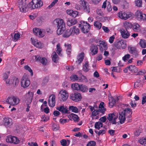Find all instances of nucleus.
Masks as SVG:
<instances>
[{
    "label": "nucleus",
    "mask_w": 146,
    "mask_h": 146,
    "mask_svg": "<svg viewBox=\"0 0 146 146\" xmlns=\"http://www.w3.org/2000/svg\"><path fill=\"white\" fill-rule=\"evenodd\" d=\"M54 24L57 26L58 28L57 30V33L58 35L62 34L63 37L67 38L69 37L71 35H73L71 31L72 29H70L65 30V24L64 23L63 19H56L53 21Z\"/></svg>",
    "instance_id": "1"
},
{
    "label": "nucleus",
    "mask_w": 146,
    "mask_h": 146,
    "mask_svg": "<svg viewBox=\"0 0 146 146\" xmlns=\"http://www.w3.org/2000/svg\"><path fill=\"white\" fill-rule=\"evenodd\" d=\"M79 27L81 28L82 31L84 33H88L90 29V25L85 21L81 22Z\"/></svg>",
    "instance_id": "2"
},
{
    "label": "nucleus",
    "mask_w": 146,
    "mask_h": 146,
    "mask_svg": "<svg viewBox=\"0 0 146 146\" xmlns=\"http://www.w3.org/2000/svg\"><path fill=\"white\" fill-rule=\"evenodd\" d=\"M80 5L82 6V9L85 12L89 13L90 12V9L89 4L85 0H80L79 1Z\"/></svg>",
    "instance_id": "3"
},
{
    "label": "nucleus",
    "mask_w": 146,
    "mask_h": 146,
    "mask_svg": "<svg viewBox=\"0 0 146 146\" xmlns=\"http://www.w3.org/2000/svg\"><path fill=\"white\" fill-rule=\"evenodd\" d=\"M26 0H19V7L20 11L22 12H25L28 11L26 5Z\"/></svg>",
    "instance_id": "4"
},
{
    "label": "nucleus",
    "mask_w": 146,
    "mask_h": 146,
    "mask_svg": "<svg viewBox=\"0 0 146 146\" xmlns=\"http://www.w3.org/2000/svg\"><path fill=\"white\" fill-rule=\"evenodd\" d=\"M19 100L17 98L13 96L9 97L6 100V102L11 105H15L19 102Z\"/></svg>",
    "instance_id": "5"
},
{
    "label": "nucleus",
    "mask_w": 146,
    "mask_h": 146,
    "mask_svg": "<svg viewBox=\"0 0 146 146\" xmlns=\"http://www.w3.org/2000/svg\"><path fill=\"white\" fill-rule=\"evenodd\" d=\"M135 17L136 18L140 21H146V14L143 13L139 11H137L135 13Z\"/></svg>",
    "instance_id": "6"
},
{
    "label": "nucleus",
    "mask_w": 146,
    "mask_h": 146,
    "mask_svg": "<svg viewBox=\"0 0 146 146\" xmlns=\"http://www.w3.org/2000/svg\"><path fill=\"white\" fill-rule=\"evenodd\" d=\"M114 45L117 48L119 49H124L126 47L125 42L122 40L115 42Z\"/></svg>",
    "instance_id": "7"
},
{
    "label": "nucleus",
    "mask_w": 146,
    "mask_h": 146,
    "mask_svg": "<svg viewBox=\"0 0 146 146\" xmlns=\"http://www.w3.org/2000/svg\"><path fill=\"white\" fill-rule=\"evenodd\" d=\"M58 98L60 99V101H66L67 99L68 94V93L65 90L63 91H60L58 95Z\"/></svg>",
    "instance_id": "8"
},
{
    "label": "nucleus",
    "mask_w": 146,
    "mask_h": 146,
    "mask_svg": "<svg viewBox=\"0 0 146 146\" xmlns=\"http://www.w3.org/2000/svg\"><path fill=\"white\" fill-rule=\"evenodd\" d=\"M30 84V81L27 78L26 75H24L23 76L21 82V86L24 88L28 87Z\"/></svg>",
    "instance_id": "9"
},
{
    "label": "nucleus",
    "mask_w": 146,
    "mask_h": 146,
    "mask_svg": "<svg viewBox=\"0 0 146 146\" xmlns=\"http://www.w3.org/2000/svg\"><path fill=\"white\" fill-rule=\"evenodd\" d=\"M6 140L7 142L12 143L15 144H18L19 142V140L16 137L11 135L7 136Z\"/></svg>",
    "instance_id": "10"
},
{
    "label": "nucleus",
    "mask_w": 146,
    "mask_h": 146,
    "mask_svg": "<svg viewBox=\"0 0 146 146\" xmlns=\"http://www.w3.org/2000/svg\"><path fill=\"white\" fill-rule=\"evenodd\" d=\"M70 98L72 100L77 102L80 100L82 99V96L80 94L75 93L72 94L70 96Z\"/></svg>",
    "instance_id": "11"
},
{
    "label": "nucleus",
    "mask_w": 146,
    "mask_h": 146,
    "mask_svg": "<svg viewBox=\"0 0 146 146\" xmlns=\"http://www.w3.org/2000/svg\"><path fill=\"white\" fill-rule=\"evenodd\" d=\"M118 16L121 19L126 20L131 17V14H127L124 11H121L118 13Z\"/></svg>",
    "instance_id": "12"
},
{
    "label": "nucleus",
    "mask_w": 146,
    "mask_h": 146,
    "mask_svg": "<svg viewBox=\"0 0 146 146\" xmlns=\"http://www.w3.org/2000/svg\"><path fill=\"white\" fill-rule=\"evenodd\" d=\"M55 96L54 95H51L49 98L48 104L51 107L54 106L55 104Z\"/></svg>",
    "instance_id": "13"
},
{
    "label": "nucleus",
    "mask_w": 146,
    "mask_h": 146,
    "mask_svg": "<svg viewBox=\"0 0 146 146\" xmlns=\"http://www.w3.org/2000/svg\"><path fill=\"white\" fill-rule=\"evenodd\" d=\"M33 93L32 92H29L26 94L25 98L26 101H27L26 103H31L33 96Z\"/></svg>",
    "instance_id": "14"
},
{
    "label": "nucleus",
    "mask_w": 146,
    "mask_h": 146,
    "mask_svg": "<svg viewBox=\"0 0 146 146\" xmlns=\"http://www.w3.org/2000/svg\"><path fill=\"white\" fill-rule=\"evenodd\" d=\"M119 119L120 120V124H122L124 123L125 120V113L124 112L121 111L119 112Z\"/></svg>",
    "instance_id": "15"
},
{
    "label": "nucleus",
    "mask_w": 146,
    "mask_h": 146,
    "mask_svg": "<svg viewBox=\"0 0 146 146\" xmlns=\"http://www.w3.org/2000/svg\"><path fill=\"white\" fill-rule=\"evenodd\" d=\"M12 121L11 119L5 117L3 120V123L6 127H9L12 124Z\"/></svg>",
    "instance_id": "16"
},
{
    "label": "nucleus",
    "mask_w": 146,
    "mask_h": 146,
    "mask_svg": "<svg viewBox=\"0 0 146 146\" xmlns=\"http://www.w3.org/2000/svg\"><path fill=\"white\" fill-rule=\"evenodd\" d=\"M121 33L122 37L124 38H127L130 36L129 33L127 30L122 29L121 31Z\"/></svg>",
    "instance_id": "17"
},
{
    "label": "nucleus",
    "mask_w": 146,
    "mask_h": 146,
    "mask_svg": "<svg viewBox=\"0 0 146 146\" xmlns=\"http://www.w3.org/2000/svg\"><path fill=\"white\" fill-rule=\"evenodd\" d=\"M33 2L34 3L35 8H40L43 5V2L41 0H33Z\"/></svg>",
    "instance_id": "18"
},
{
    "label": "nucleus",
    "mask_w": 146,
    "mask_h": 146,
    "mask_svg": "<svg viewBox=\"0 0 146 146\" xmlns=\"http://www.w3.org/2000/svg\"><path fill=\"white\" fill-rule=\"evenodd\" d=\"M90 50L91 51V53L92 55L97 54L98 52V48L96 45H92Z\"/></svg>",
    "instance_id": "19"
},
{
    "label": "nucleus",
    "mask_w": 146,
    "mask_h": 146,
    "mask_svg": "<svg viewBox=\"0 0 146 146\" xmlns=\"http://www.w3.org/2000/svg\"><path fill=\"white\" fill-rule=\"evenodd\" d=\"M129 51L131 54H133V57H136L138 55L137 51L135 47H130L129 48Z\"/></svg>",
    "instance_id": "20"
},
{
    "label": "nucleus",
    "mask_w": 146,
    "mask_h": 146,
    "mask_svg": "<svg viewBox=\"0 0 146 146\" xmlns=\"http://www.w3.org/2000/svg\"><path fill=\"white\" fill-rule=\"evenodd\" d=\"M97 46H100V49L101 52L106 50L108 48L107 44L104 42H102L100 43V45H97Z\"/></svg>",
    "instance_id": "21"
},
{
    "label": "nucleus",
    "mask_w": 146,
    "mask_h": 146,
    "mask_svg": "<svg viewBox=\"0 0 146 146\" xmlns=\"http://www.w3.org/2000/svg\"><path fill=\"white\" fill-rule=\"evenodd\" d=\"M140 26L139 24L135 23L133 24V26L132 28L134 31L138 32L140 31Z\"/></svg>",
    "instance_id": "22"
},
{
    "label": "nucleus",
    "mask_w": 146,
    "mask_h": 146,
    "mask_svg": "<svg viewBox=\"0 0 146 146\" xmlns=\"http://www.w3.org/2000/svg\"><path fill=\"white\" fill-rule=\"evenodd\" d=\"M77 21L76 19H72L68 20L67 22V25L69 27L71 26L76 24Z\"/></svg>",
    "instance_id": "23"
},
{
    "label": "nucleus",
    "mask_w": 146,
    "mask_h": 146,
    "mask_svg": "<svg viewBox=\"0 0 146 146\" xmlns=\"http://www.w3.org/2000/svg\"><path fill=\"white\" fill-rule=\"evenodd\" d=\"M84 53L83 52H82L78 56L77 60L76 61V63H78V64H80V63L84 59Z\"/></svg>",
    "instance_id": "24"
},
{
    "label": "nucleus",
    "mask_w": 146,
    "mask_h": 146,
    "mask_svg": "<svg viewBox=\"0 0 146 146\" xmlns=\"http://www.w3.org/2000/svg\"><path fill=\"white\" fill-rule=\"evenodd\" d=\"M56 109L62 113H68V110L66 108H65L64 106H62L60 107H57Z\"/></svg>",
    "instance_id": "25"
},
{
    "label": "nucleus",
    "mask_w": 146,
    "mask_h": 146,
    "mask_svg": "<svg viewBox=\"0 0 146 146\" xmlns=\"http://www.w3.org/2000/svg\"><path fill=\"white\" fill-rule=\"evenodd\" d=\"M123 25L126 30L131 29L133 26V24L129 22L126 21L123 23Z\"/></svg>",
    "instance_id": "26"
},
{
    "label": "nucleus",
    "mask_w": 146,
    "mask_h": 146,
    "mask_svg": "<svg viewBox=\"0 0 146 146\" xmlns=\"http://www.w3.org/2000/svg\"><path fill=\"white\" fill-rule=\"evenodd\" d=\"M89 67L88 62V61H86L85 64L83 65L82 69L85 72H86L90 70V69L89 68Z\"/></svg>",
    "instance_id": "27"
},
{
    "label": "nucleus",
    "mask_w": 146,
    "mask_h": 146,
    "mask_svg": "<svg viewBox=\"0 0 146 146\" xmlns=\"http://www.w3.org/2000/svg\"><path fill=\"white\" fill-rule=\"evenodd\" d=\"M52 61L56 63L58 62V56L56 54V52L54 51L52 53Z\"/></svg>",
    "instance_id": "28"
},
{
    "label": "nucleus",
    "mask_w": 146,
    "mask_h": 146,
    "mask_svg": "<svg viewBox=\"0 0 146 146\" xmlns=\"http://www.w3.org/2000/svg\"><path fill=\"white\" fill-rule=\"evenodd\" d=\"M88 90V88L87 86L85 85L80 84L79 91L83 92H86Z\"/></svg>",
    "instance_id": "29"
},
{
    "label": "nucleus",
    "mask_w": 146,
    "mask_h": 146,
    "mask_svg": "<svg viewBox=\"0 0 146 146\" xmlns=\"http://www.w3.org/2000/svg\"><path fill=\"white\" fill-rule=\"evenodd\" d=\"M139 44L142 48H146V40L144 39H141L139 42Z\"/></svg>",
    "instance_id": "30"
},
{
    "label": "nucleus",
    "mask_w": 146,
    "mask_h": 146,
    "mask_svg": "<svg viewBox=\"0 0 146 146\" xmlns=\"http://www.w3.org/2000/svg\"><path fill=\"white\" fill-rule=\"evenodd\" d=\"M109 100L110 101V102L109 103V106L112 108L115 104L116 100L113 98L111 97L109 98Z\"/></svg>",
    "instance_id": "31"
},
{
    "label": "nucleus",
    "mask_w": 146,
    "mask_h": 146,
    "mask_svg": "<svg viewBox=\"0 0 146 146\" xmlns=\"http://www.w3.org/2000/svg\"><path fill=\"white\" fill-rule=\"evenodd\" d=\"M128 69L133 72H138L137 68L135 66L131 65L127 67Z\"/></svg>",
    "instance_id": "32"
},
{
    "label": "nucleus",
    "mask_w": 146,
    "mask_h": 146,
    "mask_svg": "<svg viewBox=\"0 0 146 146\" xmlns=\"http://www.w3.org/2000/svg\"><path fill=\"white\" fill-rule=\"evenodd\" d=\"M72 29L71 31L73 33V35L75 33L76 35H78L79 33L80 30L78 28H76V26H73Z\"/></svg>",
    "instance_id": "33"
},
{
    "label": "nucleus",
    "mask_w": 146,
    "mask_h": 146,
    "mask_svg": "<svg viewBox=\"0 0 146 146\" xmlns=\"http://www.w3.org/2000/svg\"><path fill=\"white\" fill-rule=\"evenodd\" d=\"M103 124L100 121H98L96 122L94 125V127L95 128L97 129L98 130H99L100 127H103Z\"/></svg>",
    "instance_id": "34"
},
{
    "label": "nucleus",
    "mask_w": 146,
    "mask_h": 146,
    "mask_svg": "<svg viewBox=\"0 0 146 146\" xmlns=\"http://www.w3.org/2000/svg\"><path fill=\"white\" fill-rule=\"evenodd\" d=\"M80 85L76 83L71 85V87L74 90H79L80 89Z\"/></svg>",
    "instance_id": "35"
},
{
    "label": "nucleus",
    "mask_w": 146,
    "mask_h": 146,
    "mask_svg": "<svg viewBox=\"0 0 146 146\" xmlns=\"http://www.w3.org/2000/svg\"><path fill=\"white\" fill-rule=\"evenodd\" d=\"M69 109L70 110L72 111V112L75 113H77L78 112V110L77 108L73 106H69Z\"/></svg>",
    "instance_id": "36"
},
{
    "label": "nucleus",
    "mask_w": 146,
    "mask_h": 146,
    "mask_svg": "<svg viewBox=\"0 0 146 146\" xmlns=\"http://www.w3.org/2000/svg\"><path fill=\"white\" fill-rule=\"evenodd\" d=\"M19 80L16 77H14L13 78V84L14 87H16L17 86L19 83Z\"/></svg>",
    "instance_id": "37"
},
{
    "label": "nucleus",
    "mask_w": 146,
    "mask_h": 146,
    "mask_svg": "<svg viewBox=\"0 0 146 146\" xmlns=\"http://www.w3.org/2000/svg\"><path fill=\"white\" fill-rule=\"evenodd\" d=\"M94 26L98 29H100L102 27V24L100 22L97 21H95L94 23Z\"/></svg>",
    "instance_id": "38"
},
{
    "label": "nucleus",
    "mask_w": 146,
    "mask_h": 146,
    "mask_svg": "<svg viewBox=\"0 0 146 146\" xmlns=\"http://www.w3.org/2000/svg\"><path fill=\"white\" fill-rule=\"evenodd\" d=\"M27 8H29L30 9H35V8L34 4V2H33V0H32V1L29 3L28 5H27Z\"/></svg>",
    "instance_id": "39"
},
{
    "label": "nucleus",
    "mask_w": 146,
    "mask_h": 146,
    "mask_svg": "<svg viewBox=\"0 0 146 146\" xmlns=\"http://www.w3.org/2000/svg\"><path fill=\"white\" fill-rule=\"evenodd\" d=\"M71 115L74 121L78 122L79 120V117L76 114L72 113Z\"/></svg>",
    "instance_id": "40"
},
{
    "label": "nucleus",
    "mask_w": 146,
    "mask_h": 146,
    "mask_svg": "<svg viewBox=\"0 0 146 146\" xmlns=\"http://www.w3.org/2000/svg\"><path fill=\"white\" fill-rule=\"evenodd\" d=\"M115 116V113H112L109 114L108 115L107 119L109 121H111L112 123V120H113V117Z\"/></svg>",
    "instance_id": "41"
},
{
    "label": "nucleus",
    "mask_w": 146,
    "mask_h": 146,
    "mask_svg": "<svg viewBox=\"0 0 146 146\" xmlns=\"http://www.w3.org/2000/svg\"><path fill=\"white\" fill-rule=\"evenodd\" d=\"M10 73V72L9 71L4 73L3 74V80H4L5 81H6V80L8 78L9 74Z\"/></svg>",
    "instance_id": "42"
},
{
    "label": "nucleus",
    "mask_w": 146,
    "mask_h": 146,
    "mask_svg": "<svg viewBox=\"0 0 146 146\" xmlns=\"http://www.w3.org/2000/svg\"><path fill=\"white\" fill-rule=\"evenodd\" d=\"M142 0H137L135 1L136 5L139 7H142Z\"/></svg>",
    "instance_id": "43"
},
{
    "label": "nucleus",
    "mask_w": 146,
    "mask_h": 146,
    "mask_svg": "<svg viewBox=\"0 0 146 146\" xmlns=\"http://www.w3.org/2000/svg\"><path fill=\"white\" fill-rule=\"evenodd\" d=\"M20 35L19 33H15L14 37H13V40L14 41H16L18 40L20 37Z\"/></svg>",
    "instance_id": "44"
},
{
    "label": "nucleus",
    "mask_w": 146,
    "mask_h": 146,
    "mask_svg": "<svg viewBox=\"0 0 146 146\" xmlns=\"http://www.w3.org/2000/svg\"><path fill=\"white\" fill-rule=\"evenodd\" d=\"M24 68L26 70H28L31 73V76H32L33 75V72L32 70L28 66L26 65L25 66Z\"/></svg>",
    "instance_id": "45"
},
{
    "label": "nucleus",
    "mask_w": 146,
    "mask_h": 146,
    "mask_svg": "<svg viewBox=\"0 0 146 146\" xmlns=\"http://www.w3.org/2000/svg\"><path fill=\"white\" fill-rule=\"evenodd\" d=\"M141 82V80L139 79H138L137 80L136 82L134 84V87L135 88H137L139 87L140 84Z\"/></svg>",
    "instance_id": "46"
},
{
    "label": "nucleus",
    "mask_w": 146,
    "mask_h": 146,
    "mask_svg": "<svg viewBox=\"0 0 146 146\" xmlns=\"http://www.w3.org/2000/svg\"><path fill=\"white\" fill-rule=\"evenodd\" d=\"M47 60L44 57L42 58L40 61V62L42 63V64L43 65H45L47 64Z\"/></svg>",
    "instance_id": "47"
},
{
    "label": "nucleus",
    "mask_w": 146,
    "mask_h": 146,
    "mask_svg": "<svg viewBox=\"0 0 146 146\" xmlns=\"http://www.w3.org/2000/svg\"><path fill=\"white\" fill-rule=\"evenodd\" d=\"M57 50L56 52L57 53L59 54V55H60L61 54L60 52L61 51L62 49L60 47V46L59 44H58L57 45Z\"/></svg>",
    "instance_id": "48"
},
{
    "label": "nucleus",
    "mask_w": 146,
    "mask_h": 146,
    "mask_svg": "<svg viewBox=\"0 0 146 146\" xmlns=\"http://www.w3.org/2000/svg\"><path fill=\"white\" fill-rule=\"evenodd\" d=\"M98 113H99V112L101 113H102V114L100 115V116H101L103 114H104L105 113V111H106L105 108H99L97 110Z\"/></svg>",
    "instance_id": "49"
},
{
    "label": "nucleus",
    "mask_w": 146,
    "mask_h": 146,
    "mask_svg": "<svg viewBox=\"0 0 146 146\" xmlns=\"http://www.w3.org/2000/svg\"><path fill=\"white\" fill-rule=\"evenodd\" d=\"M82 79H79V81L80 82L85 81L86 82H87L88 81V79L86 77L82 75Z\"/></svg>",
    "instance_id": "50"
},
{
    "label": "nucleus",
    "mask_w": 146,
    "mask_h": 146,
    "mask_svg": "<svg viewBox=\"0 0 146 146\" xmlns=\"http://www.w3.org/2000/svg\"><path fill=\"white\" fill-rule=\"evenodd\" d=\"M96 143L94 141H91L87 144L86 146H95Z\"/></svg>",
    "instance_id": "51"
},
{
    "label": "nucleus",
    "mask_w": 146,
    "mask_h": 146,
    "mask_svg": "<svg viewBox=\"0 0 146 146\" xmlns=\"http://www.w3.org/2000/svg\"><path fill=\"white\" fill-rule=\"evenodd\" d=\"M40 29L38 28H34L33 29V33L35 34V35L38 36L39 31Z\"/></svg>",
    "instance_id": "52"
},
{
    "label": "nucleus",
    "mask_w": 146,
    "mask_h": 146,
    "mask_svg": "<svg viewBox=\"0 0 146 146\" xmlns=\"http://www.w3.org/2000/svg\"><path fill=\"white\" fill-rule=\"evenodd\" d=\"M58 0H54L52 3L48 6V9L52 8L57 2Z\"/></svg>",
    "instance_id": "53"
},
{
    "label": "nucleus",
    "mask_w": 146,
    "mask_h": 146,
    "mask_svg": "<svg viewBox=\"0 0 146 146\" xmlns=\"http://www.w3.org/2000/svg\"><path fill=\"white\" fill-rule=\"evenodd\" d=\"M60 143L63 146H66L67 145V142L65 139H62L60 141Z\"/></svg>",
    "instance_id": "54"
},
{
    "label": "nucleus",
    "mask_w": 146,
    "mask_h": 146,
    "mask_svg": "<svg viewBox=\"0 0 146 146\" xmlns=\"http://www.w3.org/2000/svg\"><path fill=\"white\" fill-rule=\"evenodd\" d=\"M130 55L129 54H127L125 55L123 57V60L124 61H125L126 60H127V59H129L130 58Z\"/></svg>",
    "instance_id": "55"
},
{
    "label": "nucleus",
    "mask_w": 146,
    "mask_h": 146,
    "mask_svg": "<svg viewBox=\"0 0 146 146\" xmlns=\"http://www.w3.org/2000/svg\"><path fill=\"white\" fill-rule=\"evenodd\" d=\"M78 12L77 11H72V13L71 15V16L75 18L78 15Z\"/></svg>",
    "instance_id": "56"
},
{
    "label": "nucleus",
    "mask_w": 146,
    "mask_h": 146,
    "mask_svg": "<svg viewBox=\"0 0 146 146\" xmlns=\"http://www.w3.org/2000/svg\"><path fill=\"white\" fill-rule=\"evenodd\" d=\"M37 36H38L39 37H42L44 36V34L42 32L41 29H40L39 31Z\"/></svg>",
    "instance_id": "57"
},
{
    "label": "nucleus",
    "mask_w": 146,
    "mask_h": 146,
    "mask_svg": "<svg viewBox=\"0 0 146 146\" xmlns=\"http://www.w3.org/2000/svg\"><path fill=\"white\" fill-rule=\"evenodd\" d=\"M35 46L36 47L39 48H42L41 43L40 42H36Z\"/></svg>",
    "instance_id": "58"
},
{
    "label": "nucleus",
    "mask_w": 146,
    "mask_h": 146,
    "mask_svg": "<svg viewBox=\"0 0 146 146\" xmlns=\"http://www.w3.org/2000/svg\"><path fill=\"white\" fill-rule=\"evenodd\" d=\"M75 7V8L77 10H80L82 9V6L79 4H76Z\"/></svg>",
    "instance_id": "59"
},
{
    "label": "nucleus",
    "mask_w": 146,
    "mask_h": 146,
    "mask_svg": "<svg viewBox=\"0 0 146 146\" xmlns=\"http://www.w3.org/2000/svg\"><path fill=\"white\" fill-rule=\"evenodd\" d=\"M35 60L36 61L39 62H40L42 57H41L40 56L38 55L35 56Z\"/></svg>",
    "instance_id": "60"
},
{
    "label": "nucleus",
    "mask_w": 146,
    "mask_h": 146,
    "mask_svg": "<svg viewBox=\"0 0 146 146\" xmlns=\"http://www.w3.org/2000/svg\"><path fill=\"white\" fill-rule=\"evenodd\" d=\"M31 40L32 43L35 46L36 44V42H38V40L37 39H34V38H31Z\"/></svg>",
    "instance_id": "61"
},
{
    "label": "nucleus",
    "mask_w": 146,
    "mask_h": 146,
    "mask_svg": "<svg viewBox=\"0 0 146 146\" xmlns=\"http://www.w3.org/2000/svg\"><path fill=\"white\" fill-rule=\"evenodd\" d=\"M131 110L129 108H127L124 110L123 112H124L125 113V114L129 113L131 111Z\"/></svg>",
    "instance_id": "62"
},
{
    "label": "nucleus",
    "mask_w": 146,
    "mask_h": 146,
    "mask_svg": "<svg viewBox=\"0 0 146 146\" xmlns=\"http://www.w3.org/2000/svg\"><path fill=\"white\" fill-rule=\"evenodd\" d=\"M99 114L97 110H94L92 113V115L94 116H95Z\"/></svg>",
    "instance_id": "63"
},
{
    "label": "nucleus",
    "mask_w": 146,
    "mask_h": 146,
    "mask_svg": "<svg viewBox=\"0 0 146 146\" xmlns=\"http://www.w3.org/2000/svg\"><path fill=\"white\" fill-rule=\"evenodd\" d=\"M115 38L114 35H113L111 36L110 37L109 39V42L110 43H112L113 42Z\"/></svg>",
    "instance_id": "64"
}]
</instances>
